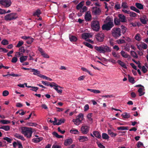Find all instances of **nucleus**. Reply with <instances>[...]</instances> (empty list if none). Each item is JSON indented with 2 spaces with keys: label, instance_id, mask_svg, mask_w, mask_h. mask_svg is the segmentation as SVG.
<instances>
[{
  "label": "nucleus",
  "instance_id": "nucleus-30",
  "mask_svg": "<svg viewBox=\"0 0 148 148\" xmlns=\"http://www.w3.org/2000/svg\"><path fill=\"white\" fill-rule=\"evenodd\" d=\"M135 6L138 9L141 10L143 9V5L140 3H135Z\"/></svg>",
  "mask_w": 148,
  "mask_h": 148
},
{
  "label": "nucleus",
  "instance_id": "nucleus-38",
  "mask_svg": "<svg viewBox=\"0 0 148 148\" xmlns=\"http://www.w3.org/2000/svg\"><path fill=\"white\" fill-rule=\"evenodd\" d=\"M65 120L64 119H61L58 120L57 123L56 124L57 125H60L62 123H64Z\"/></svg>",
  "mask_w": 148,
  "mask_h": 148
},
{
  "label": "nucleus",
  "instance_id": "nucleus-63",
  "mask_svg": "<svg viewBox=\"0 0 148 148\" xmlns=\"http://www.w3.org/2000/svg\"><path fill=\"white\" fill-rule=\"evenodd\" d=\"M17 60L18 59L16 57H14L12 58L11 60V62L12 63H15L17 62Z\"/></svg>",
  "mask_w": 148,
  "mask_h": 148
},
{
  "label": "nucleus",
  "instance_id": "nucleus-33",
  "mask_svg": "<svg viewBox=\"0 0 148 148\" xmlns=\"http://www.w3.org/2000/svg\"><path fill=\"white\" fill-rule=\"evenodd\" d=\"M121 115L125 119H128L130 116V114L127 112H125L123 113Z\"/></svg>",
  "mask_w": 148,
  "mask_h": 148
},
{
  "label": "nucleus",
  "instance_id": "nucleus-50",
  "mask_svg": "<svg viewBox=\"0 0 148 148\" xmlns=\"http://www.w3.org/2000/svg\"><path fill=\"white\" fill-rule=\"evenodd\" d=\"M121 29H122V33L123 34H124V33H125L126 31V30H127V28L126 27H125L123 25H121Z\"/></svg>",
  "mask_w": 148,
  "mask_h": 148
},
{
  "label": "nucleus",
  "instance_id": "nucleus-47",
  "mask_svg": "<svg viewBox=\"0 0 148 148\" xmlns=\"http://www.w3.org/2000/svg\"><path fill=\"white\" fill-rule=\"evenodd\" d=\"M70 132L72 134H79V132L76 129L71 130L70 131Z\"/></svg>",
  "mask_w": 148,
  "mask_h": 148
},
{
  "label": "nucleus",
  "instance_id": "nucleus-56",
  "mask_svg": "<svg viewBox=\"0 0 148 148\" xmlns=\"http://www.w3.org/2000/svg\"><path fill=\"white\" fill-rule=\"evenodd\" d=\"M9 76H11L13 77H20V76H21V74H15L14 73H11V74H9Z\"/></svg>",
  "mask_w": 148,
  "mask_h": 148
},
{
  "label": "nucleus",
  "instance_id": "nucleus-26",
  "mask_svg": "<svg viewBox=\"0 0 148 148\" xmlns=\"http://www.w3.org/2000/svg\"><path fill=\"white\" fill-rule=\"evenodd\" d=\"M117 62L121 66L125 69L127 68V67L125 63L121 60H118L117 61Z\"/></svg>",
  "mask_w": 148,
  "mask_h": 148
},
{
  "label": "nucleus",
  "instance_id": "nucleus-18",
  "mask_svg": "<svg viewBox=\"0 0 148 148\" xmlns=\"http://www.w3.org/2000/svg\"><path fill=\"white\" fill-rule=\"evenodd\" d=\"M78 140L79 142H83L88 141V138L87 136H80Z\"/></svg>",
  "mask_w": 148,
  "mask_h": 148
},
{
  "label": "nucleus",
  "instance_id": "nucleus-3",
  "mask_svg": "<svg viewBox=\"0 0 148 148\" xmlns=\"http://www.w3.org/2000/svg\"><path fill=\"white\" fill-rule=\"evenodd\" d=\"M21 133L28 138H30L33 133L32 129L31 128L23 127H21Z\"/></svg>",
  "mask_w": 148,
  "mask_h": 148
},
{
  "label": "nucleus",
  "instance_id": "nucleus-40",
  "mask_svg": "<svg viewBox=\"0 0 148 148\" xmlns=\"http://www.w3.org/2000/svg\"><path fill=\"white\" fill-rule=\"evenodd\" d=\"M102 136L103 139H108L109 138V137L108 135L106 133H102Z\"/></svg>",
  "mask_w": 148,
  "mask_h": 148
},
{
  "label": "nucleus",
  "instance_id": "nucleus-25",
  "mask_svg": "<svg viewBox=\"0 0 148 148\" xmlns=\"http://www.w3.org/2000/svg\"><path fill=\"white\" fill-rule=\"evenodd\" d=\"M87 90L88 91H90V92H93L95 94H98L101 93V91L99 90L93 89L90 88H88Z\"/></svg>",
  "mask_w": 148,
  "mask_h": 148
},
{
  "label": "nucleus",
  "instance_id": "nucleus-10",
  "mask_svg": "<svg viewBox=\"0 0 148 148\" xmlns=\"http://www.w3.org/2000/svg\"><path fill=\"white\" fill-rule=\"evenodd\" d=\"M81 130L83 134H86L89 132V127L85 125H83L81 127Z\"/></svg>",
  "mask_w": 148,
  "mask_h": 148
},
{
  "label": "nucleus",
  "instance_id": "nucleus-16",
  "mask_svg": "<svg viewBox=\"0 0 148 148\" xmlns=\"http://www.w3.org/2000/svg\"><path fill=\"white\" fill-rule=\"evenodd\" d=\"M92 36L90 33H84L82 34V37L83 39L86 40L88 38H91Z\"/></svg>",
  "mask_w": 148,
  "mask_h": 148
},
{
  "label": "nucleus",
  "instance_id": "nucleus-23",
  "mask_svg": "<svg viewBox=\"0 0 148 148\" xmlns=\"http://www.w3.org/2000/svg\"><path fill=\"white\" fill-rule=\"evenodd\" d=\"M69 38L70 41L71 42H75L77 40V38L75 36L73 35H70Z\"/></svg>",
  "mask_w": 148,
  "mask_h": 148
},
{
  "label": "nucleus",
  "instance_id": "nucleus-4",
  "mask_svg": "<svg viewBox=\"0 0 148 148\" xmlns=\"http://www.w3.org/2000/svg\"><path fill=\"white\" fill-rule=\"evenodd\" d=\"M18 18V14L15 12H12L7 14L4 17V19L6 21L14 20Z\"/></svg>",
  "mask_w": 148,
  "mask_h": 148
},
{
  "label": "nucleus",
  "instance_id": "nucleus-28",
  "mask_svg": "<svg viewBox=\"0 0 148 148\" xmlns=\"http://www.w3.org/2000/svg\"><path fill=\"white\" fill-rule=\"evenodd\" d=\"M0 129H3L5 131H8L10 129V127L8 125H4L0 127Z\"/></svg>",
  "mask_w": 148,
  "mask_h": 148
},
{
  "label": "nucleus",
  "instance_id": "nucleus-12",
  "mask_svg": "<svg viewBox=\"0 0 148 148\" xmlns=\"http://www.w3.org/2000/svg\"><path fill=\"white\" fill-rule=\"evenodd\" d=\"M38 50L40 52L41 56L44 58H49V56L45 52V51L42 48L39 47H38Z\"/></svg>",
  "mask_w": 148,
  "mask_h": 148
},
{
  "label": "nucleus",
  "instance_id": "nucleus-45",
  "mask_svg": "<svg viewBox=\"0 0 148 148\" xmlns=\"http://www.w3.org/2000/svg\"><path fill=\"white\" fill-rule=\"evenodd\" d=\"M121 7L123 8H127L128 7L127 3L125 2H124L122 3Z\"/></svg>",
  "mask_w": 148,
  "mask_h": 148
},
{
  "label": "nucleus",
  "instance_id": "nucleus-44",
  "mask_svg": "<svg viewBox=\"0 0 148 148\" xmlns=\"http://www.w3.org/2000/svg\"><path fill=\"white\" fill-rule=\"evenodd\" d=\"M10 121H9L6 120H2L0 121V123L5 124L10 123Z\"/></svg>",
  "mask_w": 148,
  "mask_h": 148
},
{
  "label": "nucleus",
  "instance_id": "nucleus-53",
  "mask_svg": "<svg viewBox=\"0 0 148 148\" xmlns=\"http://www.w3.org/2000/svg\"><path fill=\"white\" fill-rule=\"evenodd\" d=\"M97 144L98 147L100 148H105V146L103 145L100 142H97Z\"/></svg>",
  "mask_w": 148,
  "mask_h": 148
},
{
  "label": "nucleus",
  "instance_id": "nucleus-48",
  "mask_svg": "<svg viewBox=\"0 0 148 148\" xmlns=\"http://www.w3.org/2000/svg\"><path fill=\"white\" fill-rule=\"evenodd\" d=\"M49 86L51 87H59V86L57 84L54 82L50 83V84H49Z\"/></svg>",
  "mask_w": 148,
  "mask_h": 148
},
{
  "label": "nucleus",
  "instance_id": "nucleus-5",
  "mask_svg": "<svg viewBox=\"0 0 148 148\" xmlns=\"http://www.w3.org/2000/svg\"><path fill=\"white\" fill-rule=\"evenodd\" d=\"M91 27L94 31L96 32L99 31L100 28L99 21L97 20L92 21L91 23Z\"/></svg>",
  "mask_w": 148,
  "mask_h": 148
},
{
  "label": "nucleus",
  "instance_id": "nucleus-1",
  "mask_svg": "<svg viewBox=\"0 0 148 148\" xmlns=\"http://www.w3.org/2000/svg\"><path fill=\"white\" fill-rule=\"evenodd\" d=\"M106 23L103 25L102 26V29L103 30L109 31L113 27L114 24L112 19L109 16H108L106 19Z\"/></svg>",
  "mask_w": 148,
  "mask_h": 148
},
{
  "label": "nucleus",
  "instance_id": "nucleus-11",
  "mask_svg": "<svg viewBox=\"0 0 148 148\" xmlns=\"http://www.w3.org/2000/svg\"><path fill=\"white\" fill-rule=\"evenodd\" d=\"M93 10L92 12L95 15H98L100 14L101 10L99 8L96 7H93Z\"/></svg>",
  "mask_w": 148,
  "mask_h": 148
},
{
  "label": "nucleus",
  "instance_id": "nucleus-9",
  "mask_svg": "<svg viewBox=\"0 0 148 148\" xmlns=\"http://www.w3.org/2000/svg\"><path fill=\"white\" fill-rule=\"evenodd\" d=\"M95 37L97 41L99 42H101L103 41L105 35L103 33H99L96 35Z\"/></svg>",
  "mask_w": 148,
  "mask_h": 148
},
{
  "label": "nucleus",
  "instance_id": "nucleus-6",
  "mask_svg": "<svg viewBox=\"0 0 148 148\" xmlns=\"http://www.w3.org/2000/svg\"><path fill=\"white\" fill-rule=\"evenodd\" d=\"M112 32V35L116 38H117L121 35V29L119 28H113Z\"/></svg>",
  "mask_w": 148,
  "mask_h": 148
},
{
  "label": "nucleus",
  "instance_id": "nucleus-22",
  "mask_svg": "<svg viewBox=\"0 0 148 148\" xmlns=\"http://www.w3.org/2000/svg\"><path fill=\"white\" fill-rule=\"evenodd\" d=\"M73 142V140L71 138H69L65 140L64 142V144L66 146L69 145Z\"/></svg>",
  "mask_w": 148,
  "mask_h": 148
},
{
  "label": "nucleus",
  "instance_id": "nucleus-19",
  "mask_svg": "<svg viewBox=\"0 0 148 148\" xmlns=\"http://www.w3.org/2000/svg\"><path fill=\"white\" fill-rule=\"evenodd\" d=\"M93 135L97 138L101 139V136L100 132L97 131H94L93 132Z\"/></svg>",
  "mask_w": 148,
  "mask_h": 148
},
{
  "label": "nucleus",
  "instance_id": "nucleus-20",
  "mask_svg": "<svg viewBox=\"0 0 148 148\" xmlns=\"http://www.w3.org/2000/svg\"><path fill=\"white\" fill-rule=\"evenodd\" d=\"M84 18L86 21H89L91 20V16L90 13L87 12L85 14Z\"/></svg>",
  "mask_w": 148,
  "mask_h": 148
},
{
  "label": "nucleus",
  "instance_id": "nucleus-59",
  "mask_svg": "<svg viewBox=\"0 0 148 148\" xmlns=\"http://www.w3.org/2000/svg\"><path fill=\"white\" fill-rule=\"evenodd\" d=\"M87 10V8L86 6H84L80 10L81 12H86Z\"/></svg>",
  "mask_w": 148,
  "mask_h": 148
},
{
  "label": "nucleus",
  "instance_id": "nucleus-37",
  "mask_svg": "<svg viewBox=\"0 0 148 148\" xmlns=\"http://www.w3.org/2000/svg\"><path fill=\"white\" fill-rule=\"evenodd\" d=\"M114 24L116 25H119L120 24V21L119 19L117 18H115L114 19Z\"/></svg>",
  "mask_w": 148,
  "mask_h": 148
},
{
  "label": "nucleus",
  "instance_id": "nucleus-27",
  "mask_svg": "<svg viewBox=\"0 0 148 148\" xmlns=\"http://www.w3.org/2000/svg\"><path fill=\"white\" fill-rule=\"evenodd\" d=\"M121 56L125 58H128L130 56L126 53L123 50H122L121 52Z\"/></svg>",
  "mask_w": 148,
  "mask_h": 148
},
{
  "label": "nucleus",
  "instance_id": "nucleus-35",
  "mask_svg": "<svg viewBox=\"0 0 148 148\" xmlns=\"http://www.w3.org/2000/svg\"><path fill=\"white\" fill-rule=\"evenodd\" d=\"M34 40V39L31 36H29V38L26 41V42L28 44H31L33 42Z\"/></svg>",
  "mask_w": 148,
  "mask_h": 148
},
{
  "label": "nucleus",
  "instance_id": "nucleus-41",
  "mask_svg": "<svg viewBox=\"0 0 148 148\" xmlns=\"http://www.w3.org/2000/svg\"><path fill=\"white\" fill-rule=\"evenodd\" d=\"M1 43L3 45H5L9 44V42L7 40L4 39L1 41Z\"/></svg>",
  "mask_w": 148,
  "mask_h": 148
},
{
  "label": "nucleus",
  "instance_id": "nucleus-49",
  "mask_svg": "<svg viewBox=\"0 0 148 148\" xmlns=\"http://www.w3.org/2000/svg\"><path fill=\"white\" fill-rule=\"evenodd\" d=\"M23 42L22 41H19L16 45V47H21L23 44Z\"/></svg>",
  "mask_w": 148,
  "mask_h": 148
},
{
  "label": "nucleus",
  "instance_id": "nucleus-64",
  "mask_svg": "<svg viewBox=\"0 0 148 148\" xmlns=\"http://www.w3.org/2000/svg\"><path fill=\"white\" fill-rule=\"evenodd\" d=\"M142 48L143 49H146L147 48L148 46L147 44L145 43L144 42H143L142 44Z\"/></svg>",
  "mask_w": 148,
  "mask_h": 148
},
{
  "label": "nucleus",
  "instance_id": "nucleus-29",
  "mask_svg": "<svg viewBox=\"0 0 148 148\" xmlns=\"http://www.w3.org/2000/svg\"><path fill=\"white\" fill-rule=\"evenodd\" d=\"M128 79L129 82L132 84H134L135 82L134 78L130 76L129 75H128Z\"/></svg>",
  "mask_w": 148,
  "mask_h": 148
},
{
  "label": "nucleus",
  "instance_id": "nucleus-21",
  "mask_svg": "<svg viewBox=\"0 0 148 148\" xmlns=\"http://www.w3.org/2000/svg\"><path fill=\"white\" fill-rule=\"evenodd\" d=\"M43 140V138L41 137L35 138L32 139V141L35 143H38Z\"/></svg>",
  "mask_w": 148,
  "mask_h": 148
},
{
  "label": "nucleus",
  "instance_id": "nucleus-43",
  "mask_svg": "<svg viewBox=\"0 0 148 148\" xmlns=\"http://www.w3.org/2000/svg\"><path fill=\"white\" fill-rule=\"evenodd\" d=\"M130 9L133 10L136 12L138 13H139L140 12V11L138 9L136 8L134 6H131L130 7Z\"/></svg>",
  "mask_w": 148,
  "mask_h": 148
},
{
  "label": "nucleus",
  "instance_id": "nucleus-2",
  "mask_svg": "<svg viewBox=\"0 0 148 148\" xmlns=\"http://www.w3.org/2000/svg\"><path fill=\"white\" fill-rule=\"evenodd\" d=\"M94 49L100 53H104L106 52H110L111 49L107 45H101L99 46H95Z\"/></svg>",
  "mask_w": 148,
  "mask_h": 148
},
{
  "label": "nucleus",
  "instance_id": "nucleus-54",
  "mask_svg": "<svg viewBox=\"0 0 148 148\" xmlns=\"http://www.w3.org/2000/svg\"><path fill=\"white\" fill-rule=\"evenodd\" d=\"M58 88H60L61 87L59 86V87H54L53 88L58 93H61L62 92V90H58Z\"/></svg>",
  "mask_w": 148,
  "mask_h": 148
},
{
  "label": "nucleus",
  "instance_id": "nucleus-42",
  "mask_svg": "<svg viewBox=\"0 0 148 148\" xmlns=\"http://www.w3.org/2000/svg\"><path fill=\"white\" fill-rule=\"evenodd\" d=\"M117 129L118 130H128V127H124L121 126L118 127Z\"/></svg>",
  "mask_w": 148,
  "mask_h": 148
},
{
  "label": "nucleus",
  "instance_id": "nucleus-46",
  "mask_svg": "<svg viewBox=\"0 0 148 148\" xmlns=\"http://www.w3.org/2000/svg\"><path fill=\"white\" fill-rule=\"evenodd\" d=\"M83 4L81 2L79 3L76 6V9L77 10H81L83 6Z\"/></svg>",
  "mask_w": 148,
  "mask_h": 148
},
{
  "label": "nucleus",
  "instance_id": "nucleus-60",
  "mask_svg": "<svg viewBox=\"0 0 148 148\" xmlns=\"http://www.w3.org/2000/svg\"><path fill=\"white\" fill-rule=\"evenodd\" d=\"M112 54L113 55V56L115 58H119V56L118 55V54L115 52H112Z\"/></svg>",
  "mask_w": 148,
  "mask_h": 148
},
{
  "label": "nucleus",
  "instance_id": "nucleus-58",
  "mask_svg": "<svg viewBox=\"0 0 148 148\" xmlns=\"http://www.w3.org/2000/svg\"><path fill=\"white\" fill-rule=\"evenodd\" d=\"M45 86H49V84H50V82H48L47 81H42L41 82Z\"/></svg>",
  "mask_w": 148,
  "mask_h": 148
},
{
  "label": "nucleus",
  "instance_id": "nucleus-52",
  "mask_svg": "<svg viewBox=\"0 0 148 148\" xmlns=\"http://www.w3.org/2000/svg\"><path fill=\"white\" fill-rule=\"evenodd\" d=\"M3 139L4 140H6L7 142L9 143H11L12 140V139L7 137L3 138Z\"/></svg>",
  "mask_w": 148,
  "mask_h": 148
},
{
  "label": "nucleus",
  "instance_id": "nucleus-34",
  "mask_svg": "<svg viewBox=\"0 0 148 148\" xmlns=\"http://www.w3.org/2000/svg\"><path fill=\"white\" fill-rule=\"evenodd\" d=\"M41 13L40 10L38 9L33 14V15L35 16H37L38 17H39V15Z\"/></svg>",
  "mask_w": 148,
  "mask_h": 148
},
{
  "label": "nucleus",
  "instance_id": "nucleus-51",
  "mask_svg": "<svg viewBox=\"0 0 148 148\" xmlns=\"http://www.w3.org/2000/svg\"><path fill=\"white\" fill-rule=\"evenodd\" d=\"M9 94V92L7 90H5L3 91L2 95L3 96L6 97L8 96Z\"/></svg>",
  "mask_w": 148,
  "mask_h": 148
},
{
  "label": "nucleus",
  "instance_id": "nucleus-7",
  "mask_svg": "<svg viewBox=\"0 0 148 148\" xmlns=\"http://www.w3.org/2000/svg\"><path fill=\"white\" fill-rule=\"evenodd\" d=\"M83 118L84 115L83 114L80 113L77 116L76 119L73 120V122L74 123L75 125H78L82 123Z\"/></svg>",
  "mask_w": 148,
  "mask_h": 148
},
{
  "label": "nucleus",
  "instance_id": "nucleus-8",
  "mask_svg": "<svg viewBox=\"0 0 148 148\" xmlns=\"http://www.w3.org/2000/svg\"><path fill=\"white\" fill-rule=\"evenodd\" d=\"M11 4V0H0V5L5 8L9 7Z\"/></svg>",
  "mask_w": 148,
  "mask_h": 148
},
{
  "label": "nucleus",
  "instance_id": "nucleus-61",
  "mask_svg": "<svg viewBox=\"0 0 148 148\" xmlns=\"http://www.w3.org/2000/svg\"><path fill=\"white\" fill-rule=\"evenodd\" d=\"M27 125L30 126L36 127L37 125V124L34 123H28Z\"/></svg>",
  "mask_w": 148,
  "mask_h": 148
},
{
  "label": "nucleus",
  "instance_id": "nucleus-13",
  "mask_svg": "<svg viewBox=\"0 0 148 148\" xmlns=\"http://www.w3.org/2000/svg\"><path fill=\"white\" fill-rule=\"evenodd\" d=\"M142 86V87L140 88L138 90V92L139 93V95L140 96H141L143 95L145 93L144 92L145 89L144 87L142 86L141 85H138L137 86Z\"/></svg>",
  "mask_w": 148,
  "mask_h": 148
},
{
  "label": "nucleus",
  "instance_id": "nucleus-32",
  "mask_svg": "<svg viewBox=\"0 0 148 148\" xmlns=\"http://www.w3.org/2000/svg\"><path fill=\"white\" fill-rule=\"evenodd\" d=\"M130 53L131 56L133 57L134 58L136 59L138 58V55L136 53L135 51H130Z\"/></svg>",
  "mask_w": 148,
  "mask_h": 148
},
{
  "label": "nucleus",
  "instance_id": "nucleus-15",
  "mask_svg": "<svg viewBox=\"0 0 148 148\" xmlns=\"http://www.w3.org/2000/svg\"><path fill=\"white\" fill-rule=\"evenodd\" d=\"M118 17L120 21L122 23L126 22L127 21L125 16L122 14H119L118 15Z\"/></svg>",
  "mask_w": 148,
  "mask_h": 148
},
{
  "label": "nucleus",
  "instance_id": "nucleus-62",
  "mask_svg": "<svg viewBox=\"0 0 148 148\" xmlns=\"http://www.w3.org/2000/svg\"><path fill=\"white\" fill-rule=\"evenodd\" d=\"M117 42L119 44H121L125 43V42L123 39H119L117 40Z\"/></svg>",
  "mask_w": 148,
  "mask_h": 148
},
{
  "label": "nucleus",
  "instance_id": "nucleus-55",
  "mask_svg": "<svg viewBox=\"0 0 148 148\" xmlns=\"http://www.w3.org/2000/svg\"><path fill=\"white\" fill-rule=\"evenodd\" d=\"M92 114V113H90L88 114L87 116V117L88 119L90 121H92V119L91 118Z\"/></svg>",
  "mask_w": 148,
  "mask_h": 148
},
{
  "label": "nucleus",
  "instance_id": "nucleus-14",
  "mask_svg": "<svg viewBox=\"0 0 148 148\" xmlns=\"http://www.w3.org/2000/svg\"><path fill=\"white\" fill-rule=\"evenodd\" d=\"M31 69L32 70L31 71L33 72V75H37L39 77L42 78V76H43V75L40 74V72L39 71L34 69Z\"/></svg>",
  "mask_w": 148,
  "mask_h": 148
},
{
  "label": "nucleus",
  "instance_id": "nucleus-24",
  "mask_svg": "<svg viewBox=\"0 0 148 148\" xmlns=\"http://www.w3.org/2000/svg\"><path fill=\"white\" fill-rule=\"evenodd\" d=\"M14 136L15 137L20 139L23 141L25 140V138L22 135L18 134H15Z\"/></svg>",
  "mask_w": 148,
  "mask_h": 148
},
{
  "label": "nucleus",
  "instance_id": "nucleus-39",
  "mask_svg": "<svg viewBox=\"0 0 148 148\" xmlns=\"http://www.w3.org/2000/svg\"><path fill=\"white\" fill-rule=\"evenodd\" d=\"M83 44L86 46L87 47H88L90 49H92L93 48V46L91 44L89 43H88L86 42H83Z\"/></svg>",
  "mask_w": 148,
  "mask_h": 148
},
{
  "label": "nucleus",
  "instance_id": "nucleus-31",
  "mask_svg": "<svg viewBox=\"0 0 148 148\" xmlns=\"http://www.w3.org/2000/svg\"><path fill=\"white\" fill-rule=\"evenodd\" d=\"M134 38L138 41H140L141 40L140 35L139 34H137L134 37Z\"/></svg>",
  "mask_w": 148,
  "mask_h": 148
},
{
  "label": "nucleus",
  "instance_id": "nucleus-36",
  "mask_svg": "<svg viewBox=\"0 0 148 148\" xmlns=\"http://www.w3.org/2000/svg\"><path fill=\"white\" fill-rule=\"evenodd\" d=\"M27 56H22L20 58V62L22 63L26 61L27 59Z\"/></svg>",
  "mask_w": 148,
  "mask_h": 148
},
{
  "label": "nucleus",
  "instance_id": "nucleus-17",
  "mask_svg": "<svg viewBox=\"0 0 148 148\" xmlns=\"http://www.w3.org/2000/svg\"><path fill=\"white\" fill-rule=\"evenodd\" d=\"M25 84L26 87L28 88H31L32 89H30V90L35 92H37V90L38 89V87H34L31 86H28L27 85V83H25Z\"/></svg>",
  "mask_w": 148,
  "mask_h": 148
},
{
  "label": "nucleus",
  "instance_id": "nucleus-57",
  "mask_svg": "<svg viewBox=\"0 0 148 148\" xmlns=\"http://www.w3.org/2000/svg\"><path fill=\"white\" fill-rule=\"evenodd\" d=\"M129 14L131 17H135L136 16L137 14L133 12H131L130 11Z\"/></svg>",
  "mask_w": 148,
  "mask_h": 148
}]
</instances>
